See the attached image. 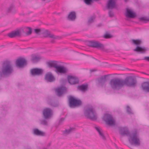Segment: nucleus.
Here are the masks:
<instances>
[{"instance_id":"35","label":"nucleus","mask_w":149,"mask_h":149,"mask_svg":"<svg viewBox=\"0 0 149 149\" xmlns=\"http://www.w3.org/2000/svg\"><path fill=\"white\" fill-rule=\"evenodd\" d=\"M109 75H104L101 77V81H105L108 79V77Z\"/></svg>"},{"instance_id":"6","label":"nucleus","mask_w":149,"mask_h":149,"mask_svg":"<svg viewBox=\"0 0 149 149\" xmlns=\"http://www.w3.org/2000/svg\"><path fill=\"white\" fill-rule=\"evenodd\" d=\"M22 31H23V29L19 28L8 33L7 36L10 38L19 37L22 35Z\"/></svg>"},{"instance_id":"9","label":"nucleus","mask_w":149,"mask_h":149,"mask_svg":"<svg viewBox=\"0 0 149 149\" xmlns=\"http://www.w3.org/2000/svg\"><path fill=\"white\" fill-rule=\"evenodd\" d=\"M42 34L45 37L50 38L54 39H59L61 38V37L55 35L52 33L50 31L47 30L43 31Z\"/></svg>"},{"instance_id":"1","label":"nucleus","mask_w":149,"mask_h":149,"mask_svg":"<svg viewBox=\"0 0 149 149\" xmlns=\"http://www.w3.org/2000/svg\"><path fill=\"white\" fill-rule=\"evenodd\" d=\"M136 83V77L134 76H129L124 80L116 78L111 79L109 83L110 87L113 89L119 90L125 86L128 87L134 86Z\"/></svg>"},{"instance_id":"25","label":"nucleus","mask_w":149,"mask_h":149,"mask_svg":"<svg viewBox=\"0 0 149 149\" xmlns=\"http://www.w3.org/2000/svg\"><path fill=\"white\" fill-rule=\"evenodd\" d=\"M66 91V88L64 87H60L57 88L56 91L57 94L58 96H60L63 94Z\"/></svg>"},{"instance_id":"24","label":"nucleus","mask_w":149,"mask_h":149,"mask_svg":"<svg viewBox=\"0 0 149 149\" xmlns=\"http://www.w3.org/2000/svg\"><path fill=\"white\" fill-rule=\"evenodd\" d=\"M142 89L144 91L149 92V82H145L142 84L141 85Z\"/></svg>"},{"instance_id":"12","label":"nucleus","mask_w":149,"mask_h":149,"mask_svg":"<svg viewBox=\"0 0 149 149\" xmlns=\"http://www.w3.org/2000/svg\"><path fill=\"white\" fill-rule=\"evenodd\" d=\"M69 102L70 106L72 107L79 106L81 104V102L80 100L73 97H70Z\"/></svg>"},{"instance_id":"38","label":"nucleus","mask_w":149,"mask_h":149,"mask_svg":"<svg viewBox=\"0 0 149 149\" xmlns=\"http://www.w3.org/2000/svg\"><path fill=\"white\" fill-rule=\"evenodd\" d=\"M127 111L129 113H132L131 109L129 106H127Z\"/></svg>"},{"instance_id":"19","label":"nucleus","mask_w":149,"mask_h":149,"mask_svg":"<svg viewBox=\"0 0 149 149\" xmlns=\"http://www.w3.org/2000/svg\"><path fill=\"white\" fill-rule=\"evenodd\" d=\"M45 79L49 82H53L55 80V78L52 74L51 72L47 73L45 77Z\"/></svg>"},{"instance_id":"15","label":"nucleus","mask_w":149,"mask_h":149,"mask_svg":"<svg viewBox=\"0 0 149 149\" xmlns=\"http://www.w3.org/2000/svg\"><path fill=\"white\" fill-rule=\"evenodd\" d=\"M106 6L108 9H112L114 8L116 6V0H108Z\"/></svg>"},{"instance_id":"22","label":"nucleus","mask_w":149,"mask_h":149,"mask_svg":"<svg viewBox=\"0 0 149 149\" xmlns=\"http://www.w3.org/2000/svg\"><path fill=\"white\" fill-rule=\"evenodd\" d=\"M134 51L138 53H143L145 52L147 50L146 48L144 47H141L140 46H137L133 50Z\"/></svg>"},{"instance_id":"27","label":"nucleus","mask_w":149,"mask_h":149,"mask_svg":"<svg viewBox=\"0 0 149 149\" xmlns=\"http://www.w3.org/2000/svg\"><path fill=\"white\" fill-rule=\"evenodd\" d=\"M33 132L34 134L38 136H43L45 135V132L37 129H33Z\"/></svg>"},{"instance_id":"10","label":"nucleus","mask_w":149,"mask_h":149,"mask_svg":"<svg viewBox=\"0 0 149 149\" xmlns=\"http://www.w3.org/2000/svg\"><path fill=\"white\" fill-rule=\"evenodd\" d=\"M42 113L44 118L45 119H48L52 117L53 111L50 108H45L43 109Z\"/></svg>"},{"instance_id":"40","label":"nucleus","mask_w":149,"mask_h":149,"mask_svg":"<svg viewBox=\"0 0 149 149\" xmlns=\"http://www.w3.org/2000/svg\"><path fill=\"white\" fill-rule=\"evenodd\" d=\"M144 59L149 61V57H145L144 58Z\"/></svg>"},{"instance_id":"14","label":"nucleus","mask_w":149,"mask_h":149,"mask_svg":"<svg viewBox=\"0 0 149 149\" xmlns=\"http://www.w3.org/2000/svg\"><path fill=\"white\" fill-rule=\"evenodd\" d=\"M68 71V70L66 67L62 66H58L56 69V72L58 74H65Z\"/></svg>"},{"instance_id":"16","label":"nucleus","mask_w":149,"mask_h":149,"mask_svg":"<svg viewBox=\"0 0 149 149\" xmlns=\"http://www.w3.org/2000/svg\"><path fill=\"white\" fill-rule=\"evenodd\" d=\"M68 82L71 84H77L79 81L77 77L71 76L68 77Z\"/></svg>"},{"instance_id":"34","label":"nucleus","mask_w":149,"mask_h":149,"mask_svg":"<svg viewBox=\"0 0 149 149\" xmlns=\"http://www.w3.org/2000/svg\"><path fill=\"white\" fill-rule=\"evenodd\" d=\"M139 20L143 22H146L147 21H149V18H148L145 17H142L139 18Z\"/></svg>"},{"instance_id":"2","label":"nucleus","mask_w":149,"mask_h":149,"mask_svg":"<svg viewBox=\"0 0 149 149\" xmlns=\"http://www.w3.org/2000/svg\"><path fill=\"white\" fill-rule=\"evenodd\" d=\"M13 70L12 61L9 60L4 61L2 64V67L0 69V76L10 74Z\"/></svg>"},{"instance_id":"11","label":"nucleus","mask_w":149,"mask_h":149,"mask_svg":"<svg viewBox=\"0 0 149 149\" xmlns=\"http://www.w3.org/2000/svg\"><path fill=\"white\" fill-rule=\"evenodd\" d=\"M88 45L89 46L96 47L101 49H104V45L97 41H91L88 42Z\"/></svg>"},{"instance_id":"3","label":"nucleus","mask_w":149,"mask_h":149,"mask_svg":"<svg viewBox=\"0 0 149 149\" xmlns=\"http://www.w3.org/2000/svg\"><path fill=\"white\" fill-rule=\"evenodd\" d=\"M129 141L130 144L134 146H139L141 143L139 135L136 132L130 135L129 138Z\"/></svg>"},{"instance_id":"29","label":"nucleus","mask_w":149,"mask_h":149,"mask_svg":"<svg viewBox=\"0 0 149 149\" xmlns=\"http://www.w3.org/2000/svg\"><path fill=\"white\" fill-rule=\"evenodd\" d=\"M131 43L133 45L137 46H139L142 43V41L139 39H132L131 40Z\"/></svg>"},{"instance_id":"13","label":"nucleus","mask_w":149,"mask_h":149,"mask_svg":"<svg viewBox=\"0 0 149 149\" xmlns=\"http://www.w3.org/2000/svg\"><path fill=\"white\" fill-rule=\"evenodd\" d=\"M43 70L42 69L35 68L30 70L31 74L33 76H39L42 74Z\"/></svg>"},{"instance_id":"36","label":"nucleus","mask_w":149,"mask_h":149,"mask_svg":"<svg viewBox=\"0 0 149 149\" xmlns=\"http://www.w3.org/2000/svg\"><path fill=\"white\" fill-rule=\"evenodd\" d=\"M104 37L106 38H111L112 36L110 34H107L104 35Z\"/></svg>"},{"instance_id":"17","label":"nucleus","mask_w":149,"mask_h":149,"mask_svg":"<svg viewBox=\"0 0 149 149\" xmlns=\"http://www.w3.org/2000/svg\"><path fill=\"white\" fill-rule=\"evenodd\" d=\"M21 28H22L23 31H22V33H25L26 36L31 35L32 33V29L30 27L26 26L21 27Z\"/></svg>"},{"instance_id":"4","label":"nucleus","mask_w":149,"mask_h":149,"mask_svg":"<svg viewBox=\"0 0 149 149\" xmlns=\"http://www.w3.org/2000/svg\"><path fill=\"white\" fill-rule=\"evenodd\" d=\"M103 120L108 125L113 126L116 125V121L114 118L110 114L106 113L102 117Z\"/></svg>"},{"instance_id":"26","label":"nucleus","mask_w":149,"mask_h":149,"mask_svg":"<svg viewBox=\"0 0 149 149\" xmlns=\"http://www.w3.org/2000/svg\"><path fill=\"white\" fill-rule=\"evenodd\" d=\"M96 130L100 136L103 139H105V137L102 129L99 127H95Z\"/></svg>"},{"instance_id":"33","label":"nucleus","mask_w":149,"mask_h":149,"mask_svg":"<svg viewBox=\"0 0 149 149\" xmlns=\"http://www.w3.org/2000/svg\"><path fill=\"white\" fill-rule=\"evenodd\" d=\"M34 32L36 34L39 35L41 32V30L40 29H34Z\"/></svg>"},{"instance_id":"20","label":"nucleus","mask_w":149,"mask_h":149,"mask_svg":"<svg viewBox=\"0 0 149 149\" xmlns=\"http://www.w3.org/2000/svg\"><path fill=\"white\" fill-rule=\"evenodd\" d=\"M17 10L15 6L13 5H11L7 9L6 12L8 13L14 14L16 13Z\"/></svg>"},{"instance_id":"28","label":"nucleus","mask_w":149,"mask_h":149,"mask_svg":"<svg viewBox=\"0 0 149 149\" xmlns=\"http://www.w3.org/2000/svg\"><path fill=\"white\" fill-rule=\"evenodd\" d=\"M119 131L120 134L122 135L127 134L129 132L128 128L126 127L120 128Z\"/></svg>"},{"instance_id":"37","label":"nucleus","mask_w":149,"mask_h":149,"mask_svg":"<svg viewBox=\"0 0 149 149\" xmlns=\"http://www.w3.org/2000/svg\"><path fill=\"white\" fill-rule=\"evenodd\" d=\"M109 15L110 17H113L114 16V14L112 11H110L109 13Z\"/></svg>"},{"instance_id":"7","label":"nucleus","mask_w":149,"mask_h":149,"mask_svg":"<svg viewBox=\"0 0 149 149\" xmlns=\"http://www.w3.org/2000/svg\"><path fill=\"white\" fill-rule=\"evenodd\" d=\"M27 64V61L24 57H20L17 58L15 60V64L19 68H23Z\"/></svg>"},{"instance_id":"18","label":"nucleus","mask_w":149,"mask_h":149,"mask_svg":"<svg viewBox=\"0 0 149 149\" xmlns=\"http://www.w3.org/2000/svg\"><path fill=\"white\" fill-rule=\"evenodd\" d=\"M76 13L75 11L70 12L67 16V19L71 21H74L76 18Z\"/></svg>"},{"instance_id":"23","label":"nucleus","mask_w":149,"mask_h":149,"mask_svg":"<svg viewBox=\"0 0 149 149\" xmlns=\"http://www.w3.org/2000/svg\"><path fill=\"white\" fill-rule=\"evenodd\" d=\"M42 58V57L35 54H32L31 56V60L34 63L39 61Z\"/></svg>"},{"instance_id":"8","label":"nucleus","mask_w":149,"mask_h":149,"mask_svg":"<svg viewBox=\"0 0 149 149\" xmlns=\"http://www.w3.org/2000/svg\"><path fill=\"white\" fill-rule=\"evenodd\" d=\"M125 15L127 18L133 19L136 17V14L135 11L130 8H127L126 9Z\"/></svg>"},{"instance_id":"32","label":"nucleus","mask_w":149,"mask_h":149,"mask_svg":"<svg viewBox=\"0 0 149 149\" xmlns=\"http://www.w3.org/2000/svg\"><path fill=\"white\" fill-rule=\"evenodd\" d=\"M74 130L73 128H70L68 129L65 130L64 131V133L66 134H68L73 131Z\"/></svg>"},{"instance_id":"5","label":"nucleus","mask_w":149,"mask_h":149,"mask_svg":"<svg viewBox=\"0 0 149 149\" xmlns=\"http://www.w3.org/2000/svg\"><path fill=\"white\" fill-rule=\"evenodd\" d=\"M85 114L93 120L96 119L97 117V114L93 107L88 108L86 111Z\"/></svg>"},{"instance_id":"21","label":"nucleus","mask_w":149,"mask_h":149,"mask_svg":"<svg viewBox=\"0 0 149 149\" xmlns=\"http://www.w3.org/2000/svg\"><path fill=\"white\" fill-rule=\"evenodd\" d=\"M47 64L49 67L54 68L56 69L58 66V62L56 61H49L47 62Z\"/></svg>"},{"instance_id":"31","label":"nucleus","mask_w":149,"mask_h":149,"mask_svg":"<svg viewBox=\"0 0 149 149\" xmlns=\"http://www.w3.org/2000/svg\"><path fill=\"white\" fill-rule=\"evenodd\" d=\"M87 86L86 85H82L81 86H78V88L79 90L84 91L86 90Z\"/></svg>"},{"instance_id":"30","label":"nucleus","mask_w":149,"mask_h":149,"mask_svg":"<svg viewBox=\"0 0 149 149\" xmlns=\"http://www.w3.org/2000/svg\"><path fill=\"white\" fill-rule=\"evenodd\" d=\"M95 19L94 17H91L88 18L87 22V24L90 25L93 23L94 22Z\"/></svg>"},{"instance_id":"39","label":"nucleus","mask_w":149,"mask_h":149,"mask_svg":"<svg viewBox=\"0 0 149 149\" xmlns=\"http://www.w3.org/2000/svg\"><path fill=\"white\" fill-rule=\"evenodd\" d=\"M47 122L45 120H43L41 121V124L44 125H46L47 124Z\"/></svg>"}]
</instances>
